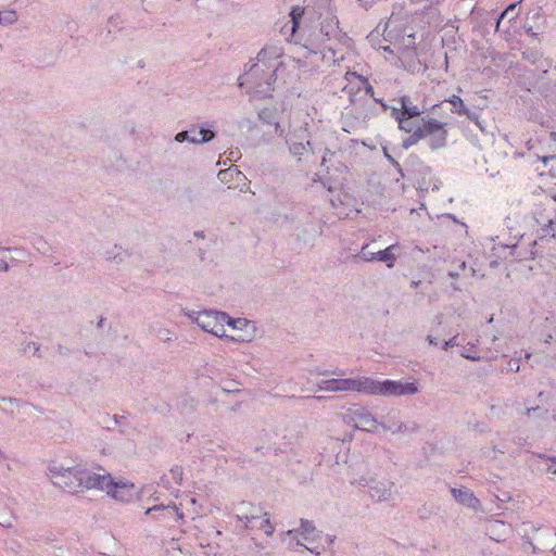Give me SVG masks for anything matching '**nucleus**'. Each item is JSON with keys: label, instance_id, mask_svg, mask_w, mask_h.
<instances>
[{"label": "nucleus", "instance_id": "2f4dec72", "mask_svg": "<svg viewBox=\"0 0 556 556\" xmlns=\"http://www.w3.org/2000/svg\"><path fill=\"white\" fill-rule=\"evenodd\" d=\"M355 257H359L365 262L376 261V252L368 251V244L362 247L359 253L355 255Z\"/></svg>", "mask_w": 556, "mask_h": 556}, {"label": "nucleus", "instance_id": "bb28decb", "mask_svg": "<svg viewBox=\"0 0 556 556\" xmlns=\"http://www.w3.org/2000/svg\"><path fill=\"white\" fill-rule=\"evenodd\" d=\"M452 104V112L463 116L464 113H467V108L464 104V101L458 96H452L448 100H446Z\"/></svg>", "mask_w": 556, "mask_h": 556}, {"label": "nucleus", "instance_id": "c03bdc74", "mask_svg": "<svg viewBox=\"0 0 556 556\" xmlns=\"http://www.w3.org/2000/svg\"><path fill=\"white\" fill-rule=\"evenodd\" d=\"M249 506H251V503H248V502L239 503V505L237 506V514L250 513Z\"/></svg>", "mask_w": 556, "mask_h": 556}, {"label": "nucleus", "instance_id": "72a5a7b5", "mask_svg": "<svg viewBox=\"0 0 556 556\" xmlns=\"http://www.w3.org/2000/svg\"><path fill=\"white\" fill-rule=\"evenodd\" d=\"M225 324L232 327L233 329H242L243 326L248 325V320L244 318H231L228 315V319L225 320Z\"/></svg>", "mask_w": 556, "mask_h": 556}, {"label": "nucleus", "instance_id": "338daca9", "mask_svg": "<svg viewBox=\"0 0 556 556\" xmlns=\"http://www.w3.org/2000/svg\"><path fill=\"white\" fill-rule=\"evenodd\" d=\"M551 139L553 141H556V132H554V131L551 132Z\"/></svg>", "mask_w": 556, "mask_h": 556}, {"label": "nucleus", "instance_id": "69168bd1", "mask_svg": "<svg viewBox=\"0 0 556 556\" xmlns=\"http://www.w3.org/2000/svg\"><path fill=\"white\" fill-rule=\"evenodd\" d=\"M312 399H313V400H316V401H323V400H325L326 397H325V396H313Z\"/></svg>", "mask_w": 556, "mask_h": 556}, {"label": "nucleus", "instance_id": "412c9836", "mask_svg": "<svg viewBox=\"0 0 556 556\" xmlns=\"http://www.w3.org/2000/svg\"><path fill=\"white\" fill-rule=\"evenodd\" d=\"M394 248L395 245H389L384 250L376 252V261L384 263L388 268H392L395 263Z\"/></svg>", "mask_w": 556, "mask_h": 556}, {"label": "nucleus", "instance_id": "37998d69", "mask_svg": "<svg viewBox=\"0 0 556 556\" xmlns=\"http://www.w3.org/2000/svg\"><path fill=\"white\" fill-rule=\"evenodd\" d=\"M471 349H472V345H471L470 348H465V349H464V351L462 352V356H463V357H465V358H467V359H471V361H478V359H480V357H479V356L472 355V354L470 353Z\"/></svg>", "mask_w": 556, "mask_h": 556}, {"label": "nucleus", "instance_id": "a211bd4d", "mask_svg": "<svg viewBox=\"0 0 556 556\" xmlns=\"http://www.w3.org/2000/svg\"><path fill=\"white\" fill-rule=\"evenodd\" d=\"M345 78L350 84H353L354 80H357V90H361V88H363L366 94L374 97V88L366 77L358 75L355 72H348Z\"/></svg>", "mask_w": 556, "mask_h": 556}, {"label": "nucleus", "instance_id": "ddd939ff", "mask_svg": "<svg viewBox=\"0 0 556 556\" xmlns=\"http://www.w3.org/2000/svg\"><path fill=\"white\" fill-rule=\"evenodd\" d=\"M397 102L400 103V108L396 106V110H399L403 116L418 117L427 110L424 102L416 104L409 96L400 97Z\"/></svg>", "mask_w": 556, "mask_h": 556}, {"label": "nucleus", "instance_id": "f704fd0d", "mask_svg": "<svg viewBox=\"0 0 556 556\" xmlns=\"http://www.w3.org/2000/svg\"><path fill=\"white\" fill-rule=\"evenodd\" d=\"M397 432L404 433V432H415L419 429V426L416 422H402L401 426H397Z\"/></svg>", "mask_w": 556, "mask_h": 556}, {"label": "nucleus", "instance_id": "e433bc0d", "mask_svg": "<svg viewBox=\"0 0 556 556\" xmlns=\"http://www.w3.org/2000/svg\"><path fill=\"white\" fill-rule=\"evenodd\" d=\"M383 153H384V156L387 157V160L397 169V172L401 174V176L405 177L401 164L392 155L389 154L387 148H383Z\"/></svg>", "mask_w": 556, "mask_h": 556}, {"label": "nucleus", "instance_id": "0eeeda50", "mask_svg": "<svg viewBox=\"0 0 556 556\" xmlns=\"http://www.w3.org/2000/svg\"><path fill=\"white\" fill-rule=\"evenodd\" d=\"M228 319V314L213 309L200 311V316L197 317V325L205 332L212 333L215 337H225V320ZM226 338H229L226 336Z\"/></svg>", "mask_w": 556, "mask_h": 556}, {"label": "nucleus", "instance_id": "5701e85b", "mask_svg": "<svg viewBox=\"0 0 556 556\" xmlns=\"http://www.w3.org/2000/svg\"><path fill=\"white\" fill-rule=\"evenodd\" d=\"M556 232V216L555 217H548L546 219V223L542 225V227L538 230L539 237L541 239L543 238H554Z\"/></svg>", "mask_w": 556, "mask_h": 556}, {"label": "nucleus", "instance_id": "6e6d98bb", "mask_svg": "<svg viewBox=\"0 0 556 556\" xmlns=\"http://www.w3.org/2000/svg\"><path fill=\"white\" fill-rule=\"evenodd\" d=\"M509 14H504V11L498 15L496 20V29H498L501 22L508 16Z\"/></svg>", "mask_w": 556, "mask_h": 556}, {"label": "nucleus", "instance_id": "13d9d810", "mask_svg": "<svg viewBox=\"0 0 556 556\" xmlns=\"http://www.w3.org/2000/svg\"><path fill=\"white\" fill-rule=\"evenodd\" d=\"M275 128H276V132L279 135V136H283L285 134V129L281 128L280 124L279 123H275Z\"/></svg>", "mask_w": 556, "mask_h": 556}, {"label": "nucleus", "instance_id": "f3484780", "mask_svg": "<svg viewBox=\"0 0 556 556\" xmlns=\"http://www.w3.org/2000/svg\"><path fill=\"white\" fill-rule=\"evenodd\" d=\"M250 513L236 514L238 520L244 522V527L248 528L250 525L254 527V522L258 521L263 515L261 507H254L252 504L249 506Z\"/></svg>", "mask_w": 556, "mask_h": 556}, {"label": "nucleus", "instance_id": "7c9ffc66", "mask_svg": "<svg viewBox=\"0 0 556 556\" xmlns=\"http://www.w3.org/2000/svg\"><path fill=\"white\" fill-rule=\"evenodd\" d=\"M154 331L160 341L169 342L173 340V332L167 328L159 327L157 329H154Z\"/></svg>", "mask_w": 556, "mask_h": 556}, {"label": "nucleus", "instance_id": "5fc2aeb1", "mask_svg": "<svg viewBox=\"0 0 556 556\" xmlns=\"http://www.w3.org/2000/svg\"><path fill=\"white\" fill-rule=\"evenodd\" d=\"M266 73H267V70L265 67H263V71H261L258 73V78L257 80L261 81V83H264L265 80V77H266Z\"/></svg>", "mask_w": 556, "mask_h": 556}, {"label": "nucleus", "instance_id": "c85d7f7f", "mask_svg": "<svg viewBox=\"0 0 556 556\" xmlns=\"http://www.w3.org/2000/svg\"><path fill=\"white\" fill-rule=\"evenodd\" d=\"M264 518L262 520H258L257 528L260 530H263L265 534L270 535L274 532V527L270 522L269 516L267 513L263 514ZM256 527V525H254Z\"/></svg>", "mask_w": 556, "mask_h": 556}, {"label": "nucleus", "instance_id": "49530a36", "mask_svg": "<svg viewBox=\"0 0 556 556\" xmlns=\"http://www.w3.org/2000/svg\"><path fill=\"white\" fill-rule=\"evenodd\" d=\"M185 315L194 324H197V317L200 316V312L197 311H188Z\"/></svg>", "mask_w": 556, "mask_h": 556}, {"label": "nucleus", "instance_id": "e2e57ef3", "mask_svg": "<svg viewBox=\"0 0 556 556\" xmlns=\"http://www.w3.org/2000/svg\"><path fill=\"white\" fill-rule=\"evenodd\" d=\"M194 236L198 237V238H204V232L203 231H195Z\"/></svg>", "mask_w": 556, "mask_h": 556}, {"label": "nucleus", "instance_id": "bf43d9fd", "mask_svg": "<svg viewBox=\"0 0 556 556\" xmlns=\"http://www.w3.org/2000/svg\"><path fill=\"white\" fill-rule=\"evenodd\" d=\"M427 341L429 342V344L431 345H438V339L435 337H432V336H428L427 337Z\"/></svg>", "mask_w": 556, "mask_h": 556}, {"label": "nucleus", "instance_id": "4be33fe9", "mask_svg": "<svg viewBox=\"0 0 556 556\" xmlns=\"http://www.w3.org/2000/svg\"><path fill=\"white\" fill-rule=\"evenodd\" d=\"M195 132V127L190 128L189 130L180 131L175 135V141L176 142H184L189 141L191 143L195 144H202L206 142V139L204 137L197 138V137H190V134Z\"/></svg>", "mask_w": 556, "mask_h": 556}, {"label": "nucleus", "instance_id": "6ab92c4d", "mask_svg": "<svg viewBox=\"0 0 556 556\" xmlns=\"http://www.w3.org/2000/svg\"><path fill=\"white\" fill-rule=\"evenodd\" d=\"M132 489L134 484L127 485L125 483H115L110 494H112V496L116 500L128 502L132 497Z\"/></svg>", "mask_w": 556, "mask_h": 556}, {"label": "nucleus", "instance_id": "423d86ee", "mask_svg": "<svg viewBox=\"0 0 556 556\" xmlns=\"http://www.w3.org/2000/svg\"><path fill=\"white\" fill-rule=\"evenodd\" d=\"M416 129L422 132V139L430 137L428 143L431 150H438L446 146L447 130L444 123L431 117H424L422 125Z\"/></svg>", "mask_w": 556, "mask_h": 556}, {"label": "nucleus", "instance_id": "774afa93", "mask_svg": "<svg viewBox=\"0 0 556 556\" xmlns=\"http://www.w3.org/2000/svg\"><path fill=\"white\" fill-rule=\"evenodd\" d=\"M459 268H460L462 270H464V269L466 268V263H465V262H462V263H460V265H459Z\"/></svg>", "mask_w": 556, "mask_h": 556}, {"label": "nucleus", "instance_id": "79ce46f5", "mask_svg": "<svg viewBox=\"0 0 556 556\" xmlns=\"http://www.w3.org/2000/svg\"><path fill=\"white\" fill-rule=\"evenodd\" d=\"M547 472L556 476V457H548Z\"/></svg>", "mask_w": 556, "mask_h": 556}, {"label": "nucleus", "instance_id": "f03ea898", "mask_svg": "<svg viewBox=\"0 0 556 556\" xmlns=\"http://www.w3.org/2000/svg\"><path fill=\"white\" fill-rule=\"evenodd\" d=\"M282 55L283 49L280 46L266 45L257 53V61L238 78L239 86H247V92L254 93L260 98L270 97L277 80V71L282 65L280 61Z\"/></svg>", "mask_w": 556, "mask_h": 556}, {"label": "nucleus", "instance_id": "58836bf2", "mask_svg": "<svg viewBox=\"0 0 556 556\" xmlns=\"http://www.w3.org/2000/svg\"><path fill=\"white\" fill-rule=\"evenodd\" d=\"M520 3V1L518 2H514V3H510L505 10H504V14H509L510 15V21L515 20L517 16H518V13L515 12L518 4Z\"/></svg>", "mask_w": 556, "mask_h": 556}, {"label": "nucleus", "instance_id": "a19ab883", "mask_svg": "<svg viewBox=\"0 0 556 556\" xmlns=\"http://www.w3.org/2000/svg\"><path fill=\"white\" fill-rule=\"evenodd\" d=\"M31 349V352L34 355L38 356V357H41V354H40V346L39 344L35 343V342H29L25 348H24V352H28L30 351Z\"/></svg>", "mask_w": 556, "mask_h": 556}, {"label": "nucleus", "instance_id": "864d4df0", "mask_svg": "<svg viewBox=\"0 0 556 556\" xmlns=\"http://www.w3.org/2000/svg\"><path fill=\"white\" fill-rule=\"evenodd\" d=\"M543 533L546 535V536H549V538H556V532L552 529H543Z\"/></svg>", "mask_w": 556, "mask_h": 556}, {"label": "nucleus", "instance_id": "f8f14e48", "mask_svg": "<svg viewBox=\"0 0 556 556\" xmlns=\"http://www.w3.org/2000/svg\"><path fill=\"white\" fill-rule=\"evenodd\" d=\"M146 515H151L153 519L166 520L175 516V520L184 519V514L179 511L175 503L168 505L160 504L149 507Z\"/></svg>", "mask_w": 556, "mask_h": 556}, {"label": "nucleus", "instance_id": "0e129e2a", "mask_svg": "<svg viewBox=\"0 0 556 556\" xmlns=\"http://www.w3.org/2000/svg\"><path fill=\"white\" fill-rule=\"evenodd\" d=\"M104 320H105V319H104L103 317H101V318H100V320H99V323H98V327H99V328L103 327Z\"/></svg>", "mask_w": 556, "mask_h": 556}, {"label": "nucleus", "instance_id": "9b49d317", "mask_svg": "<svg viewBox=\"0 0 556 556\" xmlns=\"http://www.w3.org/2000/svg\"><path fill=\"white\" fill-rule=\"evenodd\" d=\"M361 485H368V493L374 501L383 502L389 501L392 496L393 482L390 481H372V484H368L365 479L359 482Z\"/></svg>", "mask_w": 556, "mask_h": 556}, {"label": "nucleus", "instance_id": "dca6fc26", "mask_svg": "<svg viewBox=\"0 0 556 556\" xmlns=\"http://www.w3.org/2000/svg\"><path fill=\"white\" fill-rule=\"evenodd\" d=\"M390 114L399 123V128L401 130L413 134V131L417 128L415 127V123L412 122L413 117L403 116V114L396 110V106H392Z\"/></svg>", "mask_w": 556, "mask_h": 556}, {"label": "nucleus", "instance_id": "393cba45", "mask_svg": "<svg viewBox=\"0 0 556 556\" xmlns=\"http://www.w3.org/2000/svg\"><path fill=\"white\" fill-rule=\"evenodd\" d=\"M215 136H216L215 130H213L211 125H208V124L201 125L199 128H195V132L190 134V137H197V138L204 137L206 139V142L214 139Z\"/></svg>", "mask_w": 556, "mask_h": 556}, {"label": "nucleus", "instance_id": "f257e3e1", "mask_svg": "<svg viewBox=\"0 0 556 556\" xmlns=\"http://www.w3.org/2000/svg\"><path fill=\"white\" fill-rule=\"evenodd\" d=\"M332 0H305V5H295L290 11L291 37L311 53L327 49L336 55V47L342 39L339 20L331 7Z\"/></svg>", "mask_w": 556, "mask_h": 556}, {"label": "nucleus", "instance_id": "ea45409f", "mask_svg": "<svg viewBox=\"0 0 556 556\" xmlns=\"http://www.w3.org/2000/svg\"><path fill=\"white\" fill-rule=\"evenodd\" d=\"M457 345H459L458 336H454L450 340L444 341L442 343L441 348H442V350L447 351L450 348L457 346Z\"/></svg>", "mask_w": 556, "mask_h": 556}, {"label": "nucleus", "instance_id": "473e14b6", "mask_svg": "<svg viewBox=\"0 0 556 556\" xmlns=\"http://www.w3.org/2000/svg\"><path fill=\"white\" fill-rule=\"evenodd\" d=\"M33 245L38 252L42 254L49 251V244L42 237L35 238L33 241Z\"/></svg>", "mask_w": 556, "mask_h": 556}, {"label": "nucleus", "instance_id": "b1692460", "mask_svg": "<svg viewBox=\"0 0 556 556\" xmlns=\"http://www.w3.org/2000/svg\"><path fill=\"white\" fill-rule=\"evenodd\" d=\"M406 166L413 167V170L422 175L431 174V168L425 165L416 155H409L405 162Z\"/></svg>", "mask_w": 556, "mask_h": 556}, {"label": "nucleus", "instance_id": "052dcab7", "mask_svg": "<svg viewBox=\"0 0 556 556\" xmlns=\"http://www.w3.org/2000/svg\"><path fill=\"white\" fill-rule=\"evenodd\" d=\"M124 418H125L124 416L114 415L113 416L114 424L119 426Z\"/></svg>", "mask_w": 556, "mask_h": 556}, {"label": "nucleus", "instance_id": "680f3d73", "mask_svg": "<svg viewBox=\"0 0 556 556\" xmlns=\"http://www.w3.org/2000/svg\"><path fill=\"white\" fill-rule=\"evenodd\" d=\"M536 409H539V406H536V407H528L527 410H526V414L528 416H530L532 414V412H534Z\"/></svg>", "mask_w": 556, "mask_h": 556}, {"label": "nucleus", "instance_id": "3c124183", "mask_svg": "<svg viewBox=\"0 0 556 556\" xmlns=\"http://www.w3.org/2000/svg\"><path fill=\"white\" fill-rule=\"evenodd\" d=\"M10 269V265L5 260H0V271L7 273Z\"/></svg>", "mask_w": 556, "mask_h": 556}, {"label": "nucleus", "instance_id": "4c0bfd02", "mask_svg": "<svg viewBox=\"0 0 556 556\" xmlns=\"http://www.w3.org/2000/svg\"><path fill=\"white\" fill-rule=\"evenodd\" d=\"M463 116H466L469 121L475 122V124L483 130V127L479 121V114L477 112H472L469 109H467V113H464Z\"/></svg>", "mask_w": 556, "mask_h": 556}, {"label": "nucleus", "instance_id": "4468645a", "mask_svg": "<svg viewBox=\"0 0 556 556\" xmlns=\"http://www.w3.org/2000/svg\"><path fill=\"white\" fill-rule=\"evenodd\" d=\"M451 493L456 502L468 508L476 510L480 507V501L475 496V494L470 490L466 488H452Z\"/></svg>", "mask_w": 556, "mask_h": 556}, {"label": "nucleus", "instance_id": "c756f323", "mask_svg": "<svg viewBox=\"0 0 556 556\" xmlns=\"http://www.w3.org/2000/svg\"><path fill=\"white\" fill-rule=\"evenodd\" d=\"M421 139H422V132L415 129L413 131V134L410 132V135L405 140H403L402 147L405 150H407L412 146H415Z\"/></svg>", "mask_w": 556, "mask_h": 556}, {"label": "nucleus", "instance_id": "c9c22d12", "mask_svg": "<svg viewBox=\"0 0 556 556\" xmlns=\"http://www.w3.org/2000/svg\"><path fill=\"white\" fill-rule=\"evenodd\" d=\"M170 476L173 478V480L177 483V484H181L182 482V477H184V470H182V467L180 466H174L172 469H170Z\"/></svg>", "mask_w": 556, "mask_h": 556}, {"label": "nucleus", "instance_id": "8fccbe9b", "mask_svg": "<svg viewBox=\"0 0 556 556\" xmlns=\"http://www.w3.org/2000/svg\"><path fill=\"white\" fill-rule=\"evenodd\" d=\"M329 155L332 156L333 152H331L329 149H325L323 159H321V165H325L329 159Z\"/></svg>", "mask_w": 556, "mask_h": 556}, {"label": "nucleus", "instance_id": "6e6552de", "mask_svg": "<svg viewBox=\"0 0 556 556\" xmlns=\"http://www.w3.org/2000/svg\"><path fill=\"white\" fill-rule=\"evenodd\" d=\"M285 138L289 152L295 156L298 161H301V156L304 155L308 149L314 153L306 128L301 127L299 130L289 132Z\"/></svg>", "mask_w": 556, "mask_h": 556}, {"label": "nucleus", "instance_id": "603ef678", "mask_svg": "<svg viewBox=\"0 0 556 556\" xmlns=\"http://www.w3.org/2000/svg\"><path fill=\"white\" fill-rule=\"evenodd\" d=\"M510 370L518 371L519 370V361L518 359H511L509 362Z\"/></svg>", "mask_w": 556, "mask_h": 556}, {"label": "nucleus", "instance_id": "de8ad7c7", "mask_svg": "<svg viewBox=\"0 0 556 556\" xmlns=\"http://www.w3.org/2000/svg\"><path fill=\"white\" fill-rule=\"evenodd\" d=\"M241 153L239 150L230 151L228 154V160L236 162L238 159H240Z\"/></svg>", "mask_w": 556, "mask_h": 556}, {"label": "nucleus", "instance_id": "2eb2a0df", "mask_svg": "<svg viewBox=\"0 0 556 556\" xmlns=\"http://www.w3.org/2000/svg\"><path fill=\"white\" fill-rule=\"evenodd\" d=\"M315 531H316V528H315L313 521L307 520V519H301L300 529L288 530L286 534L293 536V535H296L300 533L304 538V540L308 541L311 539H314L313 534L315 533Z\"/></svg>", "mask_w": 556, "mask_h": 556}, {"label": "nucleus", "instance_id": "7ed1b4c3", "mask_svg": "<svg viewBox=\"0 0 556 556\" xmlns=\"http://www.w3.org/2000/svg\"><path fill=\"white\" fill-rule=\"evenodd\" d=\"M87 469L80 467H51L50 472L54 479L53 483L68 493H78L86 490L85 473Z\"/></svg>", "mask_w": 556, "mask_h": 556}, {"label": "nucleus", "instance_id": "4d7b16f0", "mask_svg": "<svg viewBox=\"0 0 556 556\" xmlns=\"http://www.w3.org/2000/svg\"><path fill=\"white\" fill-rule=\"evenodd\" d=\"M526 34H527L528 36H530V37H533V38H536V37H538V33H535V31L533 30V28H532V27H528V28H526Z\"/></svg>", "mask_w": 556, "mask_h": 556}, {"label": "nucleus", "instance_id": "a18cd8bd", "mask_svg": "<svg viewBox=\"0 0 556 556\" xmlns=\"http://www.w3.org/2000/svg\"><path fill=\"white\" fill-rule=\"evenodd\" d=\"M258 117L260 119L266 122V123H271L270 122V112L268 110H262L260 113H258Z\"/></svg>", "mask_w": 556, "mask_h": 556}, {"label": "nucleus", "instance_id": "a878e982", "mask_svg": "<svg viewBox=\"0 0 556 556\" xmlns=\"http://www.w3.org/2000/svg\"><path fill=\"white\" fill-rule=\"evenodd\" d=\"M128 256V252L117 245H115L111 251L106 252V258L117 264L123 263Z\"/></svg>", "mask_w": 556, "mask_h": 556}, {"label": "nucleus", "instance_id": "09e8293b", "mask_svg": "<svg viewBox=\"0 0 556 556\" xmlns=\"http://www.w3.org/2000/svg\"><path fill=\"white\" fill-rule=\"evenodd\" d=\"M375 102L379 103L384 112L391 111L392 106L388 105L382 99L374 98Z\"/></svg>", "mask_w": 556, "mask_h": 556}, {"label": "nucleus", "instance_id": "39448f33", "mask_svg": "<svg viewBox=\"0 0 556 556\" xmlns=\"http://www.w3.org/2000/svg\"><path fill=\"white\" fill-rule=\"evenodd\" d=\"M318 390L327 392L356 391L367 394V377L357 378H332L321 380L317 383Z\"/></svg>", "mask_w": 556, "mask_h": 556}, {"label": "nucleus", "instance_id": "cd10ccee", "mask_svg": "<svg viewBox=\"0 0 556 556\" xmlns=\"http://www.w3.org/2000/svg\"><path fill=\"white\" fill-rule=\"evenodd\" d=\"M17 21V13L14 10L0 11V24L8 26Z\"/></svg>", "mask_w": 556, "mask_h": 556}, {"label": "nucleus", "instance_id": "1a4fd4ad", "mask_svg": "<svg viewBox=\"0 0 556 556\" xmlns=\"http://www.w3.org/2000/svg\"><path fill=\"white\" fill-rule=\"evenodd\" d=\"M346 417L349 424L363 431L375 432L379 427V421L364 407L350 409Z\"/></svg>", "mask_w": 556, "mask_h": 556}, {"label": "nucleus", "instance_id": "aec40b11", "mask_svg": "<svg viewBox=\"0 0 556 556\" xmlns=\"http://www.w3.org/2000/svg\"><path fill=\"white\" fill-rule=\"evenodd\" d=\"M399 414L396 412L388 413L379 426H381L384 430L391 431L392 433L397 432V426H401V420L399 419Z\"/></svg>", "mask_w": 556, "mask_h": 556}, {"label": "nucleus", "instance_id": "20e7f679", "mask_svg": "<svg viewBox=\"0 0 556 556\" xmlns=\"http://www.w3.org/2000/svg\"><path fill=\"white\" fill-rule=\"evenodd\" d=\"M417 392L418 387L415 382H403L390 379L380 381L367 377V394L370 395L401 396L412 395Z\"/></svg>", "mask_w": 556, "mask_h": 556}, {"label": "nucleus", "instance_id": "9d476101", "mask_svg": "<svg viewBox=\"0 0 556 556\" xmlns=\"http://www.w3.org/2000/svg\"><path fill=\"white\" fill-rule=\"evenodd\" d=\"M85 478H86V481H85L86 490L99 489L102 491H106L110 494L115 484L111 475L96 473L89 469H87V471L85 473Z\"/></svg>", "mask_w": 556, "mask_h": 556}]
</instances>
